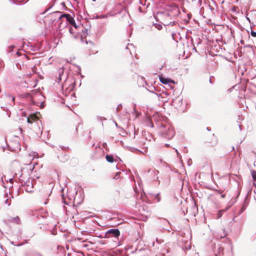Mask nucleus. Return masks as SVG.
Returning a JSON list of instances; mask_svg holds the SVG:
<instances>
[{
	"instance_id": "5701e85b",
	"label": "nucleus",
	"mask_w": 256,
	"mask_h": 256,
	"mask_svg": "<svg viewBox=\"0 0 256 256\" xmlns=\"http://www.w3.org/2000/svg\"><path fill=\"white\" fill-rule=\"evenodd\" d=\"M227 235L226 233L224 232V234L223 235H221L220 236V238H223L225 236H226Z\"/></svg>"
},
{
	"instance_id": "473e14b6",
	"label": "nucleus",
	"mask_w": 256,
	"mask_h": 256,
	"mask_svg": "<svg viewBox=\"0 0 256 256\" xmlns=\"http://www.w3.org/2000/svg\"><path fill=\"white\" fill-rule=\"evenodd\" d=\"M138 10H139L140 12H142V8L141 7H140L138 8Z\"/></svg>"
},
{
	"instance_id": "412c9836",
	"label": "nucleus",
	"mask_w": 256,
	"mask_h": 256,
	"mask_svg": "<svg viewBox=\"0 0 256 256\" xmlns=\"http://www.w3.org/2000/svg\"><path fill=\"white\" fill-rule=\"evenodd\" d=\"M246 206L244 205H242L240 208V213H242L244 210L246 208Z\"/></svg>"
},
{
	"instance_id": "a878e982",
	"label": "nucleus",
	"mask_w": 256,
	"mask_h": 256,
	"mask_svg": "<svg viewBox=\"0 0 256 256\" xmlns=\"http://www.w3.org/2000/svg\"><path fill=\"white\" fill-rule=\"evenodd\" d=\"M229 208H230V206H228V207L226 208V209L222 210H221L220 212H224L226 211V210H227Z\"/></svg>"
},
{
	"instance_id": "2eb2a0df",
	"label": "nucleus",
	"mask_w": 256,
	"mask_h": 256,
	"mask_svg": "<svg viewBox=\"0 0 256 256\" xmlns=\"http://www.w3.org/2000/svg\"><path fill=\"white\" fill-rule=\"evenodd\" d=\"M251 174H252L253 180H256V172H255L254 170H252L251 172Z\"/></svg>"
},
{
	"instance_id": "ea45409f",
	"label": "nucleus",
	"mask_w": 256,
	"mask_h": 256,
	"mask_svg": "<svg viewBox=\"0 0 256 256\" xmlns=\"http://www.w3.org/2000/svg\"><path fill=\"white\" fill-rule=\"evenodd\" d=\"M176 152L177 153V154H178V150H177L176 149Z\"/></svg>"
},
{
	"instance_id": "39448f33",
	"label": "nucleus",
	"mask_w": 256,
	"mask_h": 256,
	"mask_svg": "<svg viewBox=\"0 0 256 256\" xmlns=\"http://www.w3.org/2000/svg\"><path fill=\"white\" fill-rule=\"evenodd\" d=\"M38 95L40 96V92L36 90H33L30 92H26L19 95V97L22 98L26 99L28 101H30L34 104H36L35 102L33 100L34 96Z\"/></svg>"
},
{
	"instance_id": "9d476101",
	"label": "nucleus",
	"mask_w": 256,
	"mask_h": 256,
	"mask_svg": "<svg viewBox=\"0 0 256 256\" xmlns=\"http://www.w3.org/2000/svg\"><path fill=\"white\" fill-rule=\"evenodd\" d=\"M106 160L109 162H114V156L112 155H106Z\"/></svg>"
},
{
	"instance_id": "f704fd0d",
	"label": "nucleus",
	"mask_w": 256,
	"mask_h": 256,
	"mask_svg": "<svg viewBox=\"0 0 256 256\" xmlns=\"http://www.w3.org/2000/svg\"><path fill=\"white\" fill-rule=\"evenodd\" d=\"M88 32V29H86L84 31V34H85L86 33Z\"/></svg>"
},
{
	"instance_id": "4be33fe9",
	"label": "nucleus",
	"mask_w": 256,
	"mask_h": 256,
	"mask_svg": "<svg viewBox=\"0 0 256 256\" xmlns=\"http://www.w3.org/2000/svg\"><path fill=\"white\" fill-rule=\"evenodd\" d=\"M130 46L134 47V45L132 44H128V46H127L126 48V49H130Z\"/></svg>"
},
{
	"instance_id": "3c124183",
	"label": "nucleus",
	"mask_w": 256,
	"mask_h": 256,
	"mask_svg": "<svg viewBox=\"0 0 256 256\" xmlns=\"http://www.w3.org/2000/svg\"><path fill=\"white\" fill-rule=\"evenodd\" d=\"M92 1H94V0H92Z\"/></svg>"
},
{
	"instance_id": "cd10ccee",
	"label": "nucleus",
	"mask_w": 256,
	"mask_h": 256,
	"mask_svg": "<svg viewBox=\"0 0 256 256\" xmlns=\"http://www.w3.org/2000/svg\"><path fill=\"white\" fill-rule=\"evenodd\" d=\"M106 146H107V144H106V142H104V143H103V144H102V146H103V148H105L106 149Z\"/></svg>"
},
{
	"instance_id": "37998d69",
	"label": "nucleus",
	"mask_w": 256,
	"mask_h": 256,
	"mask_svg": "<svg viewBox=\"0 0 256 256\" xmlns=\"http://www.w3.org/2000/svg\"><path fill=\"white\" fill-rule=\"evenodd\" d=\"M238 146H239V145H238L237 146V150H238Z\"/></svg>"
},
{
	"instance_id": "9b49d317",
	"label": "nucleus",
	"mask_w": 256,
	"mask_h": 256,
	"mask_svg": "<svg viewBox=\"0 0 256 256\" xmlns=\"http://www.w3.org/2000/svg\"><path fill=\"white\" fill-rule=\"evenodd\" d=\"M35 116H32L31 117H28L27 118V122L30 124H32L33 122V121H34Z\"/></svg>"
},
{
	"instance_id": "f3484780",
	"label": "nucleus",
	"mask_w": 256,
	"mask_h": 256,
	"mask_svg": "<svg viewBox=\"0 0 256 256\" xmlns=\"http://www.w3.org/2000/svg\"><path fill=\"white\" fill-rule=\"evenodd\" d=\"M121 172H116V174H115V176H114V179H116V180H118V178H119V174H120Z\"/></svg>"
},
{
	"instance_id": "a19ab883",
	"label": "nucleus",
	"mask_w": 256,
	"mask_h": 256,
	"mask_svg": "<svg viewBox=\"0 0 256 256\" xmlns=\"http://www.w3.org/2000/svg\"><path fill=\"white\" fill-rule=\"evenodd\" d=\"M22 244H19L17 245V246H22Z\"/></svg>"
},
{
	"instance_id": "8fccbe9b",
	"label": "nucleus",
	"mask_w": 256,
	"mask_h": 256,
	"mask_svg": "<svg viewBox=\"0 0 256 256\" xmlns=\"http://www.w3.org/2000/svg\"><path fill=\"white\" fill-rule=\"evenodd\" d=\"M207 130H209L208 128H207Z\"/></svg>"
},
{
	"instance_id": "20e7f679",
	"label": "nucleus",
	"mask_w": 256,
	"mask_h": 256,
	"mask_svg": "<svg viewBox=\"0 0 256 256\" xmlns=\"http://www.w3.org/2000/svg\"><path fill=\"white\" fill-rule=\"evenodd\" d=\"M20 181L22 186L24 187L25 190L27 192L30 193L33 192L34 186L32 180L30 178H28L26 180L20 178Z\"/></svg>"
},
{
	"instance_id": "49530a36",
	"label": "nucleus",
	"mask_w": 256,
	"mask_h": 256,
	"mask_svg": "<svg viewBox=\"0 0 256 256\" xmlns=\"http://www.w3.org/2000/svg\"><path fill=\"white\" fill-rule=\"evenodd\" d=\"M162 67H163V66H162L161 67H160V70L162 69Z\"/></svg>"
},
{
	"instance_id": "c756f323",
	"label": "nucleus",
	"mask_w": 256,
	"mask_h": 256,
	"mask_svg": "<svg viewBox=\"0 0 256 256\" xmlns=\"http://www.w3.org/2000/svg\"><path fill=\"white\" fill-rule=\"evenodd\" d=\"M5 203H6V204H7L8 206L10 205V203H8V198H7L6 200Z\"/></svg>"
},
{
	"instance_id": "09e8293b",
	"label": "nucleus",
	"mask_w": 256,
	"mask_h": 256,
	"mask_svg": "<svg viewBox=\"0 0 256 256\" xmlns=\"http://www.w3.org/2000/svg\"><path fill=\"white\" fill-rule=\"evenodd\" d=\"M234 147L232 146V150H234Z\"/></svg>"
},
{
	"instance_id": "c03bdc74",
	"label": "nucleus",
	"mask_w": 256,
	"mask_h": 256,
	"mask_svg": "<svg viewBox=\"0 0 256 256\" xmlns=\"http://www.w3.org/2000/svg\"><path fill=\"white\" fill-rule=\"evenodd\" d=\"M3 178H4V177H3V176H2V178H1V179H2V182H3V180H3Z\"/></svg>"
},
{
	"instance_id": "393cba45",
	"label": "nucleus",
	"mask_w": 256,
	"mask_h": 256,
	"mask_svg": "<svg viewBox=\"0 0 256 256\" xmlns=\"http://www.w3.org/2000/svg\"><path fill=\"white\" fill-rule=\"evenodd\" d=\"M69 32H70L71 34H74V31H73V29L72 28H69Z\"/></svg>"
},
{
	"instance_id": "1a4fd4ad",
	"label": "nucleus",
	"mask_w": 256,
	"mask_h": 256,
	"mask_svg": "<svg viewBox=\"0 0 256 256\" xmlns=\"http://www.w3.org/2000/svg\"><path fill=\"white\" fill-rule=\"evenodd\" d=\"M159 79L160 82L163 84H166L170 82L174 83V82L172 80H170L168 78L162 76V75L159 76Z\"/></svg>"
},
{
	"instance_id": "c85d7f7f",
	"label": "nucleus",
	"mask_w": 256,
	"mask_h": 256,
	"mask_svg": "<svg viewBox=\"0 0 256 256\" xmlns=\"http://www.w3.org/2000/svg\"><path fill=\"white\" fill-rule=\"evenodd\" d=\"M154 90H155L154 87H152L150 90H148L151 92H154Z\"/></svg>"
},
{
	"instance_id": "de8ad7c7",
	"label": "nucleus",
	"mask_w": 256,
	"mask_h": 256,
	"mask_svg": "<svg viewBox=\"0 0 256 256\" xmlns=\"http://www.w3.org/2000/svg\"><path fill=\"white\" fill-rule=\"evenodd\" d=\"M174 24V22H172V25H173Z\"/></svg>"
},
{
	"instance_id": "4c0bfd02",
	"label": "nucleus",
	"mask_w": 256,
	"mask_h": 256,
	"mask_svg": "<svg viewBox=\"0 0 256 256\" xmlns=\"http://www.w3.org/2000/svg\"><path fill=\"white\" fill-rule=\"evenodd\" d=\"M99 16H96V18H99Z\"/></svg>"
},
{
	"instance_id": "58836bf2",
	"label": "nucleus",
	"mask_w": 256,
	"mask_h": 256,
	"mask_svg": "<svg viewBox=\"0 0 256 256\" xmlns=\"http://www.w3.org/2000/svg\"><path fill=\"white\" fill-rule=\"evenodd\" d=\"M156 241L158 242V244H159V242H158V239L157 238H156Z\"/></svg>"
},
{
	"instance_id": "f257e3e1",
	"label": "nucleus",
	"mask_w": 256,
	"mask_h": 256,
	"mask_svg": "<svg viewBox=\"0 0 256 256\" xmlns=\"http://www.w3.org/2000/svg\"><path fill=\"white\" fill-rule=\"evenodd\" d=\"M64 14L60 11H56L50 14L47 16L46 21L48 26L55 25L58 22L63 21Z\"/></svg>"
},
{
	"instance_id": "79ce46f5",
	"label": "nucleus",
	"mask_w": 256,
	"mask_h": 256,
	"mask_svg": "<svg viewBox=\"0 0 256 256\" xmlns=\"http://www.w3.org/2000/svg\"><path fill=\"white\" fill-rule=\"evenodd\" d=\"M209 82H210V83H212L211 78H210Z\"/></svg>"
},
{
	"instance_id": "6e6552de",
	"label": "nucleus",
	"mask_w": 256,
	"mask_h": 256,
	"mask_svg": "<svg viewBox=\"0 0 256 256\" xmlns=\"http://www.w3.org/2000/svg\"><path fill=\"white\" fill-rule=\"evenodd\" d=\"M5 99L8 104L11 106H12L15 104V98L12 95H6Z\"/></svg>"
},
{
	"instance_id": "423d86ee",
	"label": "nucleus",
	"mask_w": 256,
	"mask_h": 256,
	"mask_svg": "<svg viewBox=\"0 0 256 256\" xmlns=\"http://www.w3.org/2000/svg\"><path fill=\"white\" fill-rule=\"evenodd\" d=\"M120 235V232L118 228L110 229L105 233L106 238H109L111 236L118 238Z\"/></svg>"
},
{
	"instance_id": "dca6fc26",
	"label": "nucleus",
	"mask_w": 256,
	"mask_h": 256,
	"mask_svg": "<svg viewBox=\"0 0 256 256\" xmlns=\"http://www.w3.org/2000/svg\"><path fill=\"white\" fill-rule=\"evenodd\" d=\"M12 222H16L18 224V221L20 220V219H19V218L17 216L14 218H12Z\"/></svg>"
},
{
	"instance_id": "c9c22d12",
	"label": "nucleus",
	"mask_w": 256,
	"mask_h": 256,
	"mask_svg": "<svg viewBox=\"0 0 256 256\" xmlns=\"http://www.w3.org/2000/svg\"><path fill=\"white\" fill-rule=\"evenodd\" d=\"M165 146H166V147H169V146H170V144H165Z\"/></svg>"
},
{
	"instance_id": "6ab92c4d",
	"label": "nucleus",
	"mask_w": 256,
	"mask_h": 256,
	"mask_svg": "<svg viewBox=\"0 0 256 256\" xmlns=\"http://www.w3.org/2000/svg\"><path fill=\"white\" fill-rule=\"evenodd\" d=\"M63 74V70H60L58 72L59 74V80L58 82L61 80V74Z\"/></svg>"
},
{
	"instance_id": "aec40b11",
	"label": "nucleus",
	"mask_w": 256,
	"mask_h": 256,
	"mask_svg": "<svg viewBox=\"0 0 256 256\" xmlns=\"http://www.w3.org/2000/svg\"><path fill=\"white\" fill-rule=\"evenodd\" d=\"M155 198L158 200V202L160 200V194H157L155 196Z\"/></svg>"
},
{
	"instance_id": "4468645a",
	"label": "nucleus",
	"mask_w": 256,
	"mask_h": 256,
	"mask_svg": "<svg viewBox=\"0 0 256 256\" xmlns=\"http://www.w3.org/2000/svg\"><path fill=\"white\" fill-rule=\"evenodd\" d=\"M110 14H102L100 15L99 18H107L108 16H111Z\"/></svg>"
},
{
	"instance_id": "a211bd4d",
	"label": "nucleus",
	"mask_w": 256,
	"mask_h": 256,
	"mask_svg": "<svg viewBox=\"0 0 256 256\" xmlns=\"http://www.w3.org/2000/svg\"><path fill=\"white\" fill-rule=\"evenodd\" d=\"M250 34L252 36L256 37V32L251 30Z\"/></svg>"
},
{
	"instance_id": "7ed1b4c3",
	"label": "nucleus",
	"mask_w": 256,
	"mask_h": 256,
	"mask_svg": "<svg viewBox=\"0 0 256 256\" xmlns=\"http://www.w3.org/2000/svg\"><path fill=\"white\" fill-rule=\"evenodd\" d=\"M160 132L163 137L167 139L172 138L174 135V131L170 126L162 125Z\"/></svg>"
},
{
	"instance_id": "72a5a7b5",
	"label": "nucleus",
	"mask_w": 256,
	"mask_h": 256,
	"mask_svg": "<svg viewBox=\"0 0 256 256\" xmlns=\"http://www.w3.org/2000/svg\"><path fill=\"white\" fill-rule=\"evenodd\" d=\"M63 196H64V195H62V202H64V204H67L66 202L64 200V198H63Z\"/></svg>"
},
{
	"instance_id": "f8f14e48",
	"label": "nucleus",
	"mask_w": 256,
	"mask_h": 256,
	"mask_svg": "<svg viewBox=\"0 0 256 256\" xmlns=\"http://www.w3.org/2000/svg\"><path fill=\"white\" fill-rule=\"evenodd\" d=\"M248 192L247 193L244 202V205L246 206L248 204Z\"/></svg>"
},
{
	"instance_id": "bb28decb",
	"label": "nucleus",
	"mask_w": 256,
	"mask_h": 256,
	"mask_svg": "<svg viewBox=\"0 0 256 256\" xmlns=\"http://www.w3.org/2000/svg\"><path fill=\"white\" fill-rule=\"evenodd\" d=\"M122 107V104H119V105L117 106V108H116V110H119L120 109V108H121Z\"/></svg>"
},
{
	"instance_id": "2f4dec72",
	"label": "nucleus",
	"mask_w": 256,
	"mask_h": 256,
	"mask_svg": "<svg viewBox=\"0 0 256 256\" xmlns=\"http://www.w3.org/2000/svg\"><path fill=\"white\" fill-rule=\"evenodd\" d=\"M40 105H41V106L42 108H43L44 106V102H40Z\"/></svg>"
},
{
	"instance_id": "a18cd8bd",
	"label": "nucleus",
	"mask_w": 256,
	"mask_h": 256,
	"mask_svg": "<svg viewBox=\"0 0 256 256\" xmlns=\"http://www.w3.org/2000/svg\"><path fill=\"white\" fill-rule=\"evenodd\" d=\"M62 5H63V6H65V5H64V2H62Z\"/></svg>"
},
{
	"instance_id": "7c9ffc66",
	"label": "nucleus",
	"mask_w": 256,
	"mask_h": 256,
	"mask_svg": "<svg viewBox=\"0 0 256 256\" xmlns=\"http://www.w3.org/2000/svg\"><path fill=\"white\" fill-rule=\"evenodd\" d=\"M8 180H9V182H10L11 184H12V182H13V180H12V178H9V179H8Z\"/></svg>"
},
{
	"instance_id": "e433bc0d",
	"label": "nucleus",
	"mask_w": 256,
	"mask_h": 256,
	"mask_svg": "<svg viewBox=\"0 0 256 256\" xmlns=\"http://www.w3.org/2000/svg\"><path fill=\"white\" fill-rule=\"evenodd\" d=\"M221 196L222 198H224L225 197V194H222L221 195Z\"/></svg>"
},
{
	"instance_id": "f03ea898",
	"label": "nucleus",
	"mask_w": 256,
	"mask_h": 256,
	"mask_svg": "<svg viewBox=\"0 0 256 256\" xmlns=\"http://www.w3.org/2000/svg\"><path fill=\"white\" fill-rule=\"evenodd\" d=\"M64 18H66V20L62 21L58 24V28L60 30L64 28L68 24V22L70 23L76 28H77L79 26L76 24L75 20L74 18L70 16V14H64Z\"/></svg>"
},
{
	"instance_id": "ddd939ff",
	"label": "nucleus",
	"mask_w": 256,
	"mask_h": 256,
	"mask_svg": "<svg viewBox=\"0 0 256 256\" xmlns=\"http://www.w3.org/2000/svg\"><path fill=\"white\" fill-rule=\"evenodd\" d=\"M156 28L158 30H160L162 28V26L160 24H154Z\"/></svg>"
},
{
	"instance_id": "0eeeda50",
	"label": "nucleus",
	"mask_w": 256,
	"mask_h": 256,
	"mask_svg": "<svg viewBox=\"0 0 256 256\" xmlns=\"http://www.w3.org/2000/svg\"><path fill=\"white\" fill-rule=\"evenodd\" d=\"M168 248H162V246H158L156 250H154L155 256H166V253H168Z\"/></svg>"
},
{
	"instance_id": "b1692460",
	"label": "nucleus",
	"mask_w": 256,
	"mask_h": 256,
	"mask_svg": "<svg viewBox=\"0 0 256 256\" xmlns=\"http://www.w3.org/2000/svg\"><path fill=\"white\" fill-rule=\"evenodd\" d=\"M172 9H173V10L176 11V12H178V8L177 7H176V6L172 7Z\"/></svg>"
}]
</instances>
